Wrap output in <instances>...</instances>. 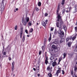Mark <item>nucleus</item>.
I'll return each instance as SVG.
<instances>
[{
	"instance_id": "nucleus-61",
	"label": "nucleus",
	"mask_w": 77,
	"mask_h": 77,
	"mask_svg": "<svg viewBox=\"0 0 77 77\" xmlns=\"http://www.w3.org/2000/svg\"><path fill=\"white\" fill-rule=\"evenodd\" d=\"M1 54H0V58H1V57H2V56H1Z\"/></svg>"
},
{
	"instance_id": "nucleus-26",
	"label": "nucleus",
	"mask_w": 77,
	"mask_h": 77,
	"mask_svg": "<svg viewBox=\"0 0 77 77\" xmlns=\"http://www.w3.org/2000/svg\"><path fill=\"white\" fill-rule=\"evenodd\" d=\"M38 6H41V2H39L38 3Z\"/></svg>"
},
{
	"instance_id": "nucleus-43",
	"label": "nucleus",
	"mask_w": 77,
	"mask_h": 77,
	"mask_svg": "<svg viewBox=\"0 0 77 77\" xmlns=\"http://www.w3.org/2000/svg\"><path fill=\"white\" fill-rule=\"evenodd\" d=\"M75 29L76 32H77V26L76 27H75Z\"/></svg>"
},
{
	"instance_id": "nucleus-6",
	"label": "nucleus",
	"mask_w": 77,
	"mask_h": 77,
	"mask_svg": "<svg viewBox=\"0 0 77 77\" xmlns=\"http://www.w3.org/2000/svg\"><path fill=\"white\" fill-rule=\"evenodd\" d=\"M23 28H22L20 33V38H22V35H23Z\"/></svg>"
},
{
	"instance_id": "nucleus-19",
	"label": "nucleus",
	"mask_w": 77,
	"mask_h": 77,
	"mask_svg": "<svg viewBox=\"0 0 77 77\" xmlns=\"http://www.w3.org/2000/svg\"><path fill=\"white\" fill-rule=\"evenodd\" d=\"M48 75L49 77H52V74L50 73H49L48 74Z\"/></svg>"
},
{
	"instance_id": "nucleus-20",
	"label": "nucleus",
	"mask_w": 77,
	"mask_h": 77,
	"mask_svg": "<svg viewBox=\"0 0 77 77\" xmlns=\"http://www.w3.org/2000/svg\"><path fill=\"white\" fill-rule=\"evenodd\" d=\"M33 28H31L29 30V32L32 33V32H33Z\"/></svg>"
},
{
	"instance_id": "nucleus-63",
	"label": "nucleus",
	"mask_w": 77,
	"mask_h": 77,
	"mask_svg": "<svg viewBox=\"0 0 77 77\" xmlns=\"http://www.w3.org/2000/svg\"><path fill=\"white\" fill-rule=\"evenodd\" d=\"M71 38H72V37H71V38H69V39H70V40H71Z\"/></svg>"
},
{
	"instance_id": "nucleus-14",
	"label": "nucleus",
	"mask_w": 77,
	"mask_h": 77,
	"mask_svg": "<svg viewBox=\"0 0 77 77\" xmlns=\"http://www.w3.org/2000/svg\"><path fill=\"white\" fill-rule=\"evenodd\" d=\"M66 55H67V54H66V53H64L63 54V59H65V58L66 57Z\"/></svg>"
},
{
	"instance_id": "nucleus-55",
	"label": "nucleus",
	"mask_w": 77,
	"mask_h": 77,
	"mask_svg": "<svg viewBox=\"0 0 77 77\" xmlns=\"http://www.w3.org/2000/svg\"><path fill=\"white\" fill-rule=\"evenodd\" d=\"M8 57V55H6L5 56H2V57Z\"/></svg>"
},
{
	"instance_id": "nucleus-57",
	"label": "nucleus",
	"mask_w": 77,
	"mask_h": 77,
	"mask_svg": "<svg viewBox=\"0 0 77 77\" xmlns=\"http://www.w3.org/2000/svg\"><path fill=\"white\" fill-rule=\"evenodd\" d=\"M60 20V19L58 18L57 20V21H59Z\"/></svg>"
},
{
	"instance_id": "nucleus-15",
	"label": "nucleus",
	"mask_w": 77,
	"mask_h": 77,
	"mask_svg": "<svg viewBox=\"0 0 77 77\" xmlns=\"http://www.w3.org/2000/svg\"><path fill=\"white\" fill-rule=\"evenodd\" d=\"M52 47L54 49H55V50L57 49V48H56V46H55L54 45H53L52 46Z\"/></svg>"
},
{
	"instance_id": "nucleus-32",
	"label": "nucleus",
	"mask_w": 77,
	"mask_h": 77,
	"mask_svg": "<svg viewBox=\"0 0 77 77\" xmlns=\"http://www.w3.org/2000/svg\"><path fill=\"white\" fill-rule=\"evenodd\" d=\"M22 23H24V17H22Z\"/></svg>"
},
{
	"instance_id": "nucleus-34",
	"label": "nucleus",
	"mask_w": 77,
	"mask_h": 77,
	"mask_svg": "<svg viewBox=\"0 0 77 77\" xmlns=\"http://www.w3.org/2000/svg\"><path fill=\"white\" fill-rule=\"evenodd\" d=\"M28 24L30 26H32V23H31V22H29L28 23Z\"/></svg>"
},
{
	"instance_id": "nucleus-9",
	"label": "nucleus",
	"mask_w": 77,
	"mask_h": 77,
	"mask_svg": "<svg viewBox=\"0 0 77 77\" xmlns=\"http://www.w3.org/2000/svg\"><path fill=\"white\" fill-rule=\"evenodd\" d=\"M48 57H46V59L45 61V63L46 65H47V63H48Z\"/></svg>"
},
{
	"instance_id": "nucleus-62",
	"label": "nucleus",
	"mask_w": 77,
	"mask_h": 77,
	"mask_svg": "<svg viewBox=\"0 0 77 77\" xmlns=\"http://www.w3.org/2000/svg\"><path fill=\"white\" fill-rule=\"evenodd\" d=\"M75 26H77V21H76V24H75Z\"/></svg>"
},
{
	"instance_id": "nucleus-16",
	"label": "nucleus",
	"mask_w": 77,
	"mask_h": 77,
	"mask_svg": "<svg viewBox=\"0 0 77 77\" xmlns=\"http://www.w3.org/2000/svg\"><path fill=\"white\" fill-rule=\"evenodd\" d=\"M65 0H62V2H61V5L63 6L64 5V4H65Z\"/></svg>"
},
{
	"instance_id": "nucleus-7",
	"label": "nucleus",
	"mask_w": 77,
	"mask_h": 77,
	"mask_svg": "<svg viewBox=\"0 0 77 77\" xmlns=\"http://www.w3.org/2000/svg\"><path fill=\"white\" fill-rule=\"evenodd\" d=\"M47 69L48 70V71H52V68H51L50 69V66H49L47 68Z\"/></svg>"
},
{
	"instance_id": "nucleus-1",
	"label": "nucleus",
	"mask_w": 77,
	"mask_h": 77,
	"mask_svg": "<svg viewBox=\"0 0 77 77\" xmlns=\"http://www.w3.org/2000/svg\"><path fill=\"white\" fill-rule=\"evenodd\" d=\"M63 24H64V22L62 19L60 20V25L59 23V22H57L56 23V26L59 29V30H58V32L59 34H60V35L61 38H63L64 36V32L63 31H62V26Z\"/></svg>"
},
{
	"instance_id": "nucleus-25",
	"label": "nucleus",
	"mask_w": 77,
	"mask_h": 77,
	"mask_svg": "<svg viewBox=\"0 0 77 77\" xmlns=\"http://www.w3.org/2000/svg\"><path fill=\"white\" fill-rule=\"evenodd\" d=\"M77 9L76 8H74V9L73 11V13H75V12H77Z\"/></svg>"
},
{
	"instance_id": "nucleus-18",
	"label": "nucleus",
	"mask_w": 77,
	"mask_h": 77,
	"mask_svg": "<svg viewBox=\"0 0 77 77\" xmlns=\"http://www.w3.org/2000/svg\"><path fill=\"white\" fill-rule=\"evenodd\" d=\"M74 71H75V72H77V66H74Z\"/></svg>"
},
{
	"instance_id": "nucleus-41",
	"label": "nucleus",
	"mask_w": 77,
	"mask_h": 77,
	"mask_svg": "<svg viewBox=\"0 0 77 77\" xmlns=\"http://www.w3.org/2000/svg\"><path fill=\"white\" fill-rule=\"evenodd\" d=\"M62 74H63V75H64V74H65V72L64 71V70H62Z\"/></svg>"
},
{
	"instance_id": "nucleus-49",
	"label": "nucleus",
	"mask_w": 77,
	"mask_h": 77,
	"mask_svg": "<svg viewBox=\"0 0 77 77\" xmlns=\"http://www.w3.org/2000/svg\"><path fill=\"white\" fill-rule=\"evenodd\" d=\"M51 55L52 56H54V55L53 53H51Z\"/></svg>"
},
{
	"instance_id": "nucleus-8",
	"label": "nucleus",
	"mask_w": 77,
	"mask_h": 77,
	"mask_svg": "<svg viewBox=\"0 0 77 77\" xmlns=\"http://www.w3.org/2000/svg\"><path fill=\"white\" fill-rule=\"evenodd\" d=\"M71 44H72V42H69L68 44V47H71Z\"/></svg>"
},
{
	"instance_id": "nucleus-54",
	"label": "nucleus",
	"mask_w": 77,
	"mask_h": 77,
	"mask_svg": "<svg viewBox=\"0 0 77 77\" xmlns=\"http://www.w3.org/2000/svg\"><path fill=\"white\" fill-rule=\"evenodd\" d=\"M40 74L38 73L37 74V76H38V77H39V76H40Z\"/></svg>"
},
{
	"instance_id": "nucleus-40",
	"label": "nucleus",
	"mask_w": 77,
	"mask_h": 77,
	"mask_svg": "<svg viewBox=\"0 0 77 77\" xmlns=\"http://www.w3.org/2000/svg\"><path fill=\"white\" fill-rule=\"evenodd\" d=\"M71 74L72 75H73V70L71 71Z\"/></svg>"
},
{
	"instance_id": "nucleus-10",
	"label": "nucleus",
	"mask_w": 77,
	"mask_h": 77,
	"mask_svg": "<svg viewBox=\"0 0 77 77\" xmlns=\"http://www.w3.org/2000/svg\"><path fill=\"white\" fill-rule=\"evenodd\" d=\"M26 37L25 35H23V38L22 39V41H23V42H24V41L26 40Z\"/></svg>"
},
{
	"instance_id": "nucleus-28",
	"label": "nucleus",
	"mask_w": 77,
	"mask_h": 77,
	"mask_svg": "<svg viewBox=\"0 0 77 77\" xmlns=\"http://www.w3.org/2000/svg\"><path fill=\"white\" fill-rule=\"evenodd\" d=\"M62 57H60L59 59V62H60V61H61V60H62Z\"/></svg>"
},
{
	"instance_id": "nucleus-21",
	"label": "nucleus",
	"mask_w": 77,
	"mask_h": 77,
	"mask_svg": "<svg viewBox=\"0 0 77 77\" xmlns=\"http://www.w3.org/2000/svg\"><path fill=\"white\" fill-rule=\"evenodd\" d=\"M64 42V38H62L60 41V44H61V43L62 42Z\"/></svg>"
},
{
	"instance_id": "nucleus-30",
	"label": "nucleus",
	"mask_w": 77,
	"mask_h": 77,
	"mask_svg": "<svg viewBox=\"0 0 77 77\" xmlns=\"http://www.w3.org/2000/svg\"><path fill=\"white\" fill-rule=\"evenodd\" d=\"M15 30H17V29H18V26L17 25H16L15 27Z\"/></svg>"
},
{
	"instance_id": "nucleus-3",
	"label": "nucleus",
	"mask_w": 77,
	"mask_h": 77,
	"mask_svg": "<svg viewBox=\"0 0 77 77\" xmlns=\"http://www.w3.org/2000/svg\"><path fill=\"white\" fill-rule=\"evenodd\" d=\"M47 22H48V20H43L42 23V25L43 26L45 27V26H46V24H47Z\"/></svg>"
},
{
	"instance_id": "nucleus-52",
	"label": "nucleus",
	"mask_w": 77,
	"mask_h": 77,
	"mask_svg": "<svg viewBox=\"0 0 77 77\" xmlns=\"http://www.w3.org/2000/svg\"><path fill=\"white\" fill-rule=\"evenodd\" d=\"M8 59H9V60H12V59L11 58V57H9L8 58Z\"/></svg>"
},
{
	"instance_id": "nucleus-53",
	"label": "nucleus",
	"mask_w": 77,
	"mask_h": 77,
	"mask_svg": "<svg viewBox=\"0 0 77 77\" xmlns=\"http://www.w3.org/2000/svg\"><path fill=\"white\" fill-rule=\"evenodd\" d=\"M65 10H63V13H65Z\"/></svg>"
},
{
	"instance_id": "nucleus-11",
	"label": "nucleus",
	"mask_w": 77,
	"mask_h": 77,
	"mask_svg": "<svg viewBox=\"0 0 77 77\" xmlns=\"http://www.w3.org/2000/svg\"><path fill=\"white\" fill-rule=\"evenodd\" d=\"M58 16H57L58 19H60V20H62V17H61L60 15H59V13H58Z\"/></svg>"
},
{
	"instance_id": "nucleus-31",
	"label": "nucleus",
	"mask_w": 77,
	"mask_h": 77,
	"mask_svg": "<svg viewBox=\"0 0 77 77\" xmlns=\"http://www.w3.org/2000/svg\"><path fill=\"white\" fill-rule=\"evenodd\" d=\"M53 59H54V57H50V60H53Z\"/></svg>"
},
{
	"instance_id": "nucleus-56",
	"label": "nucleus",
	"mask_w": 77,
	"mask_h": 77,
	"mask_svg": "<svg viewBox=\"0 0 77 77\" xmlns=\"http://www.w3.org/2000/svg\"><path fill=\"white\" fill-rule=\"evenodd\" d=\"M50 38H51V34H50Z\"/></svg>"
},
{
	"instance_id": "nucleus-2",
	"label": "nucleus",
	"mask_w": 77,
	"mask_h": 77,
	"mask_svg": "<svg viewBox=\"0 0 77 77\" xmlns=\"http://www.w3.org/2000/svg\"><path fill=\"white\" fill-rule=\"evenodd\" d=\"M5 3V5L6 4V1L5 0H2V5H0V8H1V14H2L3 12V10H4V3Z\"/></svg>"
},
{
	"instance_id": "nucleus-33",
	"label": "nucleus",
	"mask_w": 77,
	"mask_h": 77,
	"mask_svg": "<svg viewBox=\"0 0 77 77\" xmlns=\"http://www.w3.org/2000/svg\"><path fill=\"white\" fill-rule=\"evenodd\" d=\"M69 38L67 37L66 38V42H68L69 41Z\"/></svg>"
},
{
	"instance_id": "nucleus-45",
	"label": "nucleus",
	"mask_w": 77,
	"mask_h": 77,
	"mask_svg": "<svg viewBox=\"0 0 77 77\" xmlns=\"http://www.w3.org/2000/svg\"><path fill=\"white\" fill-rule=\"evenodd\" d=\"M51 40V38L49 37V38L48 39L49 42H50V41Z\"/></svg>"
},
{
	"instance_id": "nucleus-51",
	"label": "nucleus",
	"mask_w": 77,
	"mask_h": 77,
	"mask_svg": "<svg viewBox=\"0 0 77 77\" xmlns=\"http://www.w3.org/2000/svg\"><path fill=\"white\" fill-rule=\"evenodd\" d=\"M39 68H37V69H36V70H37V72H39Z\"/></svg>"
},
{
	"instance_id": "nucleus-64",
	"label": "nucleus",
	"mask_w": 77,
	"mask_h": 77,
	"mask_svg": "<svg viewBox=\"0 0 77 77\" xmlns=\"http://www.w3.org/2000/svg\"><path fill=\"white\" fill-rule=\"evenodd\" d=\"M37 25H38V24H38V23H37Z\"/></svg>"
},
{
	"instance_id": "nucleus-13",
	"label": "nucleus",
	"mask_w": 77,
	"mask_h": 77,
	"mask_svg": "<svg viewBox=\"0 0 77 77\" xmlns=\"http://www.w3.org/2000/svg\"><path fill=\"white\" fill-rule=\"evenodd\" d=\"M25 20L26 21V23H28L29 21V17H26L25 19Z\"/></svg>"
},
{
	"instance_id": "nucleus-22",
	"label": "nucleus",
	"mask_w": 77,
	"mask_h": 77,
	"mask_svg": "<svg viewBox=\"0 0 77 77\" xmlns=\"http://www.w3.org/2000/svg\"><path fill=\"white\" fill-rule=\"evenodd\" d=\"M46 42H47V38H45L44 39V45H45V44H46Z\"/></svg>"
},
{
	"instance_id": "nucleus-59",
	"label": "nucleus",
	"mask_w": 77,
	"mask_h": 77,
	"mask_svg": "<svg viewBox=\"0 0 77 77\" xmlns=\"http://www.w3.org/2000/svg\"><path fill=\"white\" fill-rule=\"evenodd\" d=\"M16 11H18V8H16Z\"/></svg>"
},
{
	"instance_id": "nucleus-47",
	"label": "nucleus",
	"mask_w": 77,
	"mask_h": 77,
	"mask_svg": "<svg viewBox=\"0 0 77 77\" xmlns=\"http://www.w3.org/2000/svg\"><path fill=\"white\" fill-rule=\"evenodd\" d=\"M74 8L77 9V5H75Z\"/></svg>"
},
{
	"instance_id": "nucleus-27",
	"label": "nucleus",
	"mask_w": 77,
	"mask_h": 77,
	"mask_svg": "<svg viewBox=\"0 0 77 77\" xmlns=\"http://www.w3.org/2000/svg\"><path fill=\"white\" fill-rule=\"evenodd\" d=\"M35 9L37 11H39V8H38V7H35Z\"/></svg>"
},
{
	"instance_id": "nucleus-58",
	"label": "nucleus",
	"mask_w": 77,
	"mask_h": 77,
	"mask_svg": "<svg viewBox=\"0 0 77 77\" xmlns=\"http://www.w3.org/2000/svg\"><path fill=\"white\" fill-rule=\"evenodd\" d=\"M33 69L34 71H36V69H35V68H33Z\"/></svg>"
},
{
	"instance_id": "nucleus-50",
	"label": "nucleus",
	"mask_w": 77,
	"mask_h": 77,
	"mask_svg": "<svg viewBox=\"0 0 77 77\" xmlns=\"http://www.w3.org/2000/svg\"><path fill=\"white\" fill-rule=\"evenodd\" d=\"M72 75L73 77H77V76H76V75L75 74L73 75Z\"/></svg>"
},
{
	"instance_id": "nucleus-17",
	"label": "nucleus",
	"mask_w": 77,
	"mask_h": 77,
	"mask_svg": "<svg viewBox=\"0 0 77 77\" xmlns=\"http://www.w3.org/2000/svg\"><path fill=\"white\" fill-rule=\"evenodd\" d=\"M70 10H71V8H67V10H66V12L67 13H68V12H70Z\"/></svg>"
},
{
	"instance_id": "nucleus-44",
	"label": "nucleus",
	"mask_w": 77,
	"mask_h": 77,
	"mask_svg": "<svg viewBox=\"0 0 77 77\" xmlns=\"http://www.w3.org/2000/svg\"><path fill=\"white\" fill-rule=\"evenodd\" d=\"M54 29V28L51 27V31H53V29Z\"/></svg>"
},
{
	"instance_id": "nucleus-12",
	"label": "nucleus",
	"mask_w": 77,
	"mask_h": 77,
	"mask_svg": "<svg viewBox=\"0 0 77 77\" xmlns=\"http://www.w3.org/2000/svg\"><path fill=\"white\" fill-rule=\"evenodd\" d=\"M57 64V63L55 61L53 63H52V66L53 67L55 66Z\"/></svg>"
},
{
	"instance_id": "nucleus-23",
	"label": "nucleus",
	"mask_w": 77,
	"mask_h": 77,
	"mask_svg": "<svg viewBox=\"0 0 77 77\" xmlns=\"http://www.w3.org/2000/svg\"><path fill=\"white\" fill-rule=\"evenodd\" d=\"M75 38H76V36H73L72 38V41H74V40H75Z\"/></svg>"
},
{
	"instance_id": "nucleus-24",
	"label": "nucleus",
	"mask_w": 77,
	"mask_h": 77,
	"mask_svg": "<svg viewBox=\"0 0 77 77\" xmlns=\"http://www.w3.org/2000/svg\"><path fill=\"white\" fill-rule=\"evenodd\" d=\"M63 29L65 30H67V27H66V26L65 25L63 26Z\"/></svg>"
},
{
	"instance_id": "nucleus-4",
	"label": "nucleus",
	"mask_w": 77,
	"mask_h": 77,
	"mask_svg": "<svg viewBox=\"0 0 77 77\" xmlns=\"http://www.w3.org/2000/svg\"><path fill=\"white\" fill-rule=\"evenodd\" d=\"M61 72V68H59L57 70L55 73V75L57 76H58L59 75V73H60Z\"/></svg>"
},
{
	"instance_id": "nucleus-35",
	"label": "nucleus",
	"mask_w": 77,
	"mask_h": 77,
	"mask_svg": "<svg viewBox=\"0 0 77 77\" xmlns=\"http://www.w3.org/2000/svg\"><path fill=\"white\" fill-rule=\"evenodd\" d=\"M14 70V66H12V71H13Z\"/></svg>"
},
{
	"instance_id": "nucleus-42",
	"label": "nucleus",
	"mask_w": 77,
	"mask_h": 77,
	"mask_svg": "<svg viewBox=\"0 0 77 77\" xmlns=\"http://www.w3.org/2000/svg\"><path fill=\"white\" fill-rule=\"evenodd\" d=\"M53 44H57V42H56V41L53 42Z\"/></svg>"
},
{
	"instance_id": "nucleus-5",
	"label": "nucleus",
	"mask_w": 77,
	"mask_h": 77,
	"mask_svg": "<svg viewBox=\"0 0 77 77\" xmlns=\"http://www.w3.org/2000/svg\"><path fill=\"white\" fill-rule=\"evenodd\" d=\"M60 9V5H59V4L57 10V15H58V13H59V12Z\"/></svg>"
},
{
	"instance_id": "nucleus-60",
	"label": "nucleus",
	"mask_w": 77,
	"mask_h": 77,
	"mask_svg": "<svg viewBox=\"0 0 77 77\" xmlns=\"http://www.w3.org/2000/svg\"><path fill=\"white\" fill-rule=\"evenodd\" d=\"M27 37H30V35H27Z\"/></svg>"
},
{
	"instance_id": "nucleus-37",
	"label": "nucleus",
	"mask_w": 77,
	"mask_h": 77,
	"mask_svg": "<svg viewBox=\"0 0 77 77\" xmlns=\"http://www.w3.org/2000/svg\"><path fill=\"white\" fill-rule=\"evenodd\" d=\"M41 54H42V51H40L39 52V55H41Z\"/></svg>"
},
{
	"instance_id": "nucleus-29",
	"label": "nucleus",
	"mask_w": 77,
	"mask_h": 77,
	"mask_svg": "<svg viewBox=\"0 0 77 77\" xmlns=\"http://www.w3.org/2000/svg\"><path fill=\"white\" fill-rule=\"evenodd\" d=\"M27 22L26 21V20H25L24 21V26H26V24H27Z\"/></svg>"
},
{
	"instance_id": "nucleus-38",
	"label": "nucleus",
	"mask_w": 77,
	"mask_h": 77,
	"mask_svg": "<svg viewBox=\"0 0 77 77\" xmlns=\"http://www.w3.org/2000/svg\"><path fill=\"white\" fill-rule=\"evenodd\" d=\"M3 54L4 56H6V52H3Z\"/></svg>"
},
{
	"instance_id": "nucleus-48",
	"label": "nucleus",
	"mask_w": 77,
	"mask_h": 77,
	"mask_svg": "<svg viewBox=\"0 0 77 77\" xmlns=\"http://www.w3.org/2000/svg\"><path fill=\"white\" fill-rule=\"evenodd\" d=\"M25 32H26V33L28 34V31H27V29L25 30Z\"/></svg>"
},
{
	"instance_id": "nucleus-46",
	"label": "nucleus",
	"mask_w": 77,
	"mask_h": 77,
	"mask_svg": "<svg viewBox=\"0 0 77 77\" xmlns=\"http://www.w3.org/2000/svg\"><path fill=\"white\" fill-rule=\"evenodd\" d=\"M12 66H14V65H15V62H13L12 63Z\"/></svg>"
},
{
	"instance_id": "nucleus-39",
	"label": "nucleus",
	"mask_w": 77,
	"mask_h": 77,
	"mask_svg": "<svg viewBox=\"0 0 77 77\" xmlns=\"http://www.w3.org/2000/svg\"><path fill=\"white\" fill-rule=\"evenodd\" d=\"M45 17H47L48 16V14L45 13Z\"/></svg>"
},
{
	"instance_id": "nucleus-36",
	"label": "nucleus",
	"mask_w": 77,
	"mask_h": 77,
	"mask_svg": "<svg viewBox=\"0 0 77 77\" xmlns=\"http://www.w3.org/2000/svg\"><path fill=\"white\" fill-rule=\"evenodd\" d=\"M42 50H43V51H44V46H42Z\"/></svg>"
}]
</instances>
